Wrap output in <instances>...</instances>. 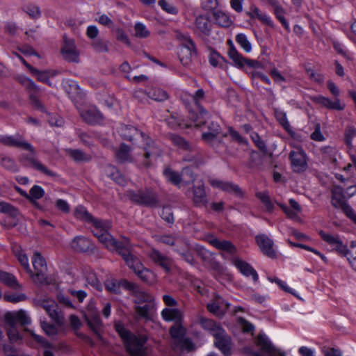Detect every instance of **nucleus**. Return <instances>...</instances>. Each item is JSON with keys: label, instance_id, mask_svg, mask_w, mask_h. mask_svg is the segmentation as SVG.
<instances>
[{"label": "nucleus", "instance_id": "obj_59", "mask_svg": "<svg viewBox=\"0 0 356 356\" xmlns=\"http://www.w3.org/2000/svg\"><path fill=\"white\" fill-rule=\"evenodd\" d=\"M92 47L97 52L102 53L108 51L107 43L102 39L94 40L92 43Z\"/></svg>", "mask_w": 356, "mask_h": 356}, {"label": "nucleus", "instance_id": "obj_46", "mask_svg": "<svg viewBox=\"0 0 356 356\" xmlns=\"http://www.w3.org/2000/svg\"><path fill=\"white\" fill-rule=\"evenodd\" d=\"M185 333L186 330L181 325H175L170 329V334L173 339V341L182 339L184 337Z\"/></svg>", "mask_w": 356, "mask_h": 356}, {"label": "nucleus", "instance_id": "obj_63", "mask_svg": "<svg viewBox=\"0 0 356 356\" xmlns=\"http://www.w3.org/2000/svg\"><path fill=\"white\" fill-rule=\"evenodd\" d=\"M204 141L209 143L218 152L225 149V143L222 140L217 138V137H213L212 139L210 138Z\"/></svg>", "mask_w": 356, "mask_h": 356}, {"label": "nucleus", "instance_id": "obj_38", "mask_svg": "<svg viewBox=\"0 0 356 356\" xmlns=\"http://www.w3.org/2000/svg\"><path fill=\"white\" fill-rule=\"evenodd\" d=\"M200 323L202 328L209 331L213 336L214 335L215 332L218 331V330H221L222 328L220 325H218L214 321L205 318L204 317H201L200 318Z\"/></svg>", "mask_w": 356, "mask_h": 356}, {"label": "nucleus", "instance_id": "obj_62", "mask_svg": "<svg viewBox=\"0 0 356 356\" xmlns=\"http://www.w3.org/2000/svg\"><path fill=\"white\" fill-rule=\"evenodd\" d=\"M161 217L167 222L172 224L174 222V216L172 211V209L170 207H163L161 213Z\"/></svg>", "mask_w": 356, "mask_h": 356}, {"label": "nucleus", "instance_id": "obj_34", "mask_svg": "<svg viewBox=\"0 0 356 356\" xmlns=\"http://www.w3.org/2000/svg\"><path fill=\"white\" fill-rule=\"evenodd\" d=\"M169 138L175 146L183 150L188 151L190 149H193V145L179 135L170 134L169 135Z\"/></svg>", "mask_w": 356, "mask_h": 356}, {"label": "nucleus", "instance_id": "obj_25", "mask_svg": "<svg viewBox=\"0 0 356 356\" xmlns=\"http://www.w3.org/2000/svg\"><path fill=\"white\" fill-rule=\"evenodd\" d=\"M314 99L316 103L330 109L341 111L344 108V105L341 104V102L338 98H336L334 101H332L323 96L318 95L314 97Z\"/></svg>", "mask_w": 356, "mask_h": 356}, {"label": "nucleus", "instance_id": "obj_22", "mask_svg": "<svg viewBox=\"0 0 356 356\" xmlns=\"http://www.w3.org/2000/svg\"><path fill=\"white\" fill-rule=\"evenodd\" d=\"M65 92L74 102H78L83 97L81 90L74 81L67 80L63 84Z\"/></svg>", "mask_w": 356, "mask_h": 356}, {"label": "nucleus", "instance_id": "obj_39", "mask_svg": "<svg viewBox=\"0 0 356 356\" xmlns=\"http://www.w3.org/2000/svg\"><path fill=\"white\" fill-rule=\"evenodd\" d=\"M154 308L153 302H147L143 305H138L135 307L136 313L141 318H149L150 317V312Z\"/></svg>", "mask_w": 356, "mask_h": 356}, {"label": "nucleus", "instance_id": "obj_64", "mask_svg": "<svg viewBox=\"0 0 356 356\" xmlns=\"http://www.w3.org/2000/svg\"><path fill=\"white\" fill-rule=\"evenodd\" d=\"M115 328L119 335L122 339H123L125 342L127 341L129 339H131L134 335L128 331L127 329L124 327V326L121 324H115Z\"/></svg>", "mask_w": 356, "mask_h": 356}, {"label": "nucleus", "instance_id": "obj_13", "mask_svg": "<svg viewBox=\"0 0 356 356\" xmlns=\"http://www.w3.org/2000/svg\"><path fill=\"white\" fill-rule=\"evenodd\" d=\"M332 204L335 208H340L344 211H350V206L345 200L343 189L340 186H335L332 191Z\"/></svg>", "mask_w": 356, "mask_h": 356}, {"label": "nucleus", "instance_id": "obj_19", "mask_svg": "<svg viewBox=\"0 0 356 356\" xmlns=\"http://www.w3.org/2000/svg\"><path fill=\"white\" fill-rule=\"evenodd\" d=\"M290 159L294 172H300L306 170L307 164L306 156L302 151H291Z\"/></svg>", "mask_w": 356, "mask_h": 356}, {"label": "nucleus", "instance_id": "obj_23", "mask_svg": "<svg viewBox=\"0 0 356 356\" xmlns=\"http://www.w3.org/2000/svg\"><path fill=\"white\" fill-rule=\"evenodd\" d=\"M188 152L191 153L184 157V161L193 163L196 168H199L206 163L203 153L197 149L195 145H193V149H190Z\"/></svg>", "mask_w": 356, "mask_h": 356}, {"label": "nucleus", "instance_id": "obj_16", "mask_svg": "<svg viewBox=\"0 0 356 356\" xmlns=\"http://www.w3.org/2000/svg\"><path fill=\"white\" fill-rule=\"evenodd\" d=\"M193 197V202L196 207L206 206L208 200L204 188V183L202 180H200L197 185H194L192 188Z\"/></svg>", "mask_w": 356, "mask_h": 356}, {"label": "nucleus", "instance_id": "obj_5", "mask_svg": "<svg viewBox=\"0 0 356 356\" xmlns=\"http://www.w3.org/2000/svg\"><path fill=\"white\" fill-rule=\"evenodd\" d=\"M125 196L132 202L148 207H156L158 197L155 193L149 190L127 191Z\"/></svg>", "mask_w": 356, "mask_h": 356}, {"label": "nucleus", "instance_id": "obj_33", "mask_svg": "<svg viewBox=\"0 0 356 356\" xmlns=\"http://www.w3.org/2000/svg\"><path fill=\"white\" fill-rule=\"evenodd\" d=\"M196 28L204 35L209 36L211 34V24L209 19L204 15H200L195 19Z\"/></svg>", "mask_w": 356, "mask_h": 356}, {"label": "nucleus", "instance_id": "obj_29", "mask_svg": "<svg viewBox=\"0 0 356 356\" xmlns=\"http://www.w3.org/2000/svg\"><path fill=\"white\" fill-rule=\"evenodd\" d=\"M211 184L212 186L219 188L224 191L234 193L236 195H241L242 193L239 186L231 182H225L220 180H213Z\"/></svg>", "mask_w": 356, "mask_h": 356}, {"label": "nucleus", "instance_id": "obj_56", "mask_svg": "<svg viewBox=\"0 0 356 356\" xmlns=\"http://www.w3.org/2000/svg\"><path fill=\"white\" fill-rule=\"evenodd\" d=\"M199 113L197 115L195 121L197 122V126L200 127L205 124L206 120L209 118V113L200 104L197 105Z\"/></svg>", "mask_w": 356, "mask_h": 356}, {"label": "nucleus", "instance_id": "obj_61", "mask_svg": "<svg viewBox=\"0 0 356 356\" xmlns=\"http://www.w3.org/2000/svg\"><path fill=\"white\" fill-rule=\"evenodd\" d=\"M31 73L36 76L38 81L45 83L49 86H51V82L49 80V75L46 71H39L36 69V72H31Z\"/></svg>", "mask_w": 356, "mask_h": 356}, {"label": "nucleus", "instance_id": "obj_58", "mask_svg": "<svg viewBox=\"0 0 356 356\" xmlns=\"http://www.w3.org/2000/svg\"><path fill=\"white\" fill-rule=\"evenodd\" d=\"M251 138L264 155H266L268 154L266 145L264 141L261 139L260 136L257 133H253L251 135Z\"/></svg>", "mask_w": 356, "mask_h": 356}, {"label": "nucleus", "instance_id": "obj_41", "mask_svg": "<svg viewBox=\"0 0 356 356\" xmlns=\"http://www.w3.org/2000/svg\"><path fill=\"white\" fill-rule=\"evenodd\" d=\"M135 296L134 302L137 305L143 304L147 302H153V297L142 291L140 287L133 293Z\"/></svg>", "mask_w": 356, "mask_h": 356}, {"label": "nucleus", "instance_id": "obj_52", "mask_svg": "<svg viewBox=\"0 0 356 356\" xmlns=\"http://www.w3.org/2000/svg\"><path fill=\"white\" fill-rule=\"evenodd\" d=\"M134 31H135L134 35L136 38H147L150 35V32L149 31V30H147L146 26L143 23H140V22H137L135 24Z\"/></svg>", "mask_w": 356, "mask_h": 356}, {"label": "nucleus", "instance_id": "obj_17", "mask_svg": "<svg viewBox=\"0 0 356 356\" xmlns=\"http://www.w3.org/2000/svg\"><path fill=\"white\" fill-rule=\"evenodd\" d=\"M0 143L10 147H14L19 149L30 148L31 143L24 140L23 137L19 134L15 136H0Z\"/></svg>", "mask_w": 356, "mask_h": 356}, {"label": "nucleus", "instance_id": "obj_47", "mask_svg": "<svg viewBox=\"0 0 356 356\" xmlns=\"http://www.w3.org/2000/svg\"><path fill=\"white\" fill-rule=\"evenodd\" d=\"M163 174L168 180L174 185L177 186L181 182V174H179L169 168L164 170Z\"/></svg>", "mask_w": 356, "mask_h": 356}, {"label": "nucleus", "instance_id": "obj_12", "mask_svg": "<svg viewBox=\"0 0 356 356\" xmlns=\"http://www.w3.org/2000/svg\"><path fill=\"white\" fill-rule=\"evenodd\" d=\"M217 332L214 333L215 345L225 355L229 356L231 354V338L227 334L225 330L222 328L218 330Z\"/></svg>", "mask_w": 356, "mask_h": 356}, {"label": "nucleus", "instance_id": "obj_44", "mask_svg": "<svg viewBox=\"0 0 356 356\" xmlns=\"http://www.w3.org/2000/svg\"><path fill=\"white\" fill-rule=\"evenodd\" d=\"M213 16L216 23L222 27H229L232 24L229 17L221 11L214 12Z\"/></svg>", "mask_w": 356, "mask_h": 356}, {"label": "nucleus", "instance_id": "obj_36", "mask_svg": "<svg viewBox=\"0 0 356 356\" xmlns=\"http://www.w3.org/2000/svg\"><path fill=\"white\" fill-rule=\"evenodd\" d=\"M68 155L76 162H87L91 159V156L80 149H70L67 150Z\"/></svg>", "mask_w": 356, "mask_h": 356}, {"label": "nucleus", "instance_id": "obj_6", "mask_svg": "<svg viewBox=\"0 0 356 356\" xmlns=\"http://www.w3.org/2000/svg\"><path fill=\"white\" fill-rule=\"evenodd\" d=\"M22 149L28 151V153L22 154L19 161L26 167H31L44 175L50 177H54L56 174L48 170L45 165L41 163L36 158L35 148L31 144L30 148H22Z\"/></svg>", "mask_w": 356, "mask_h": 356}, {"label": "nucleus", "instance_id": "obj_51", "mask_svg": "<svg viewBox=\"0 0 356 356\" xmlns=\"http://www.w3.org/2000/svg\"><path fill=\"white\" fill-rule=\"evenodd\" d=\"M12 314L16 324L17 322H19L22 326H24L29 325L31 322L30 317L23 310H19L17 313Z\"/></svg>", "mask_w": 356, "mask_h": 356}, {"label": "nucleus", "instance_id": "obj_11", "mask_svg": "<svg viewBox=\"0 0 356 356\" xmlns=\"http://www.w3.org/2000/svg\"><path fill=\"white\" fill-rule=\"evenodd\" d=\"M228 56L239 68L243 67L245 65L252 68H261L262 67V64L260 62L244 58L237 51L234 47H232L228 51Z\"/></svg>", "mask_w": 356, "mask_h": 356}, {"label": "nucleus", "instance_id": "obj_21", "mask_svg": "<svg viewBox=\"0 0 356 356\" xmlns=\"http://www.w3.org/2000/svg\"><path fill=\"white\" fill-rule=\"evenodd\" d=\"M5 321L8 325L7 334L10 341L12 342H16L21 339L22 337L19 335L17 324L15 323L13 314L10 312L6 313L5 315Z\"/></svg>", "mask_w": 356, "mask_h": 356}, {"label": "nucleus", "instance_id": "obj_9", "mask_svg": "<svg viewBox=\"0 0 356 356\" xmlns=\"http://www.w3.org/2000/svg\"><path fill=\"white\" fill-rule=\"evenodd\" d=\"M33 266L35 270L34 281L43 284L47 281L46 270L47 269L45 259L42 255L36 252L33 257Z\"/></svg>", "mask_w": 356, "mask_h": 356}, {"label": "nucleus", "instance_id": "obj_60", "mask_svg": "<svg viewBox=\"0 0 356 356\" xmlns=\"http://www.w3.org/2000/svg\"><path fill=\"white\" fill-rule=\"evenodd\" d=\"M221 60H224V58L221 56L216 51L211 49L209 55L210 64L213 67H217L220 65Z\"/></svg>", "mask_w": 356, "mask_h": 356}, {"label": "nucleus", "instance_id": "obj_57", "mask_svg": "<svg viewBox=\"0 0 356 356\" xmlns=\"http://www.w3.org/2000/svg\"><path fill=\"white\" fill-rule=\"evenodd\" d=\"M86 280L88 284L91 285L93 288L97 291H102V284L98 280L96 274L93 272H90L86 275Z\"/></svg>", "mask_w": 356, "mask_h": 356}, {"label": "nucleus", "instance_id": "obj_15", "mask_svg": "<svg viewBox=\"0 0 356 356\" xmlns=\"http://www.w3.org/2000/svg\"><path fill=\"white\" fill-rule=\"evenodd\" d=\"M140 136L144 141L143 149L145 151V158L146 160L144 161L143 164L145 166L149 167L150 165V162L147 159L151 156H159V149L155 145L154 142L148 136L142 132V134H140Z\"/></svg>", "mask_w": 356, "mask_h": 356}, {"label": "nucleus", "instance_id": "obj_26", "mask_svg": "<svg viewBox=\"0 0 356 356\" xmlns=\"http://www.w3.org/2000/svg\"><path fill=\"white\" fill-rule=\"evenodd\" d=\"M125 346L127 350L131 355H142L145 353L140 340L135 335L125 342Z\"/></svg>", "mask_w": 356, "mask_h": 356}, {"label": "nucleus", "instance_id": "obj_42", "mask_svg": "<svg viewBox=\"0 0 356 356\" xmlns=\"http://www.w3.org/2000/svg\"><path fill=\"white\" fill-rule=\"evenodd\" d=\"M147 94L151 99L157 102H163L168 98V93L161 88H152Z\"/></svg>", "mask_w": 356, "mask_h": 356}, {"label": "nucleus", "instance_id": "obj_35", "mask_svg": "<svg viewBox=\"0 0 356 356\" xmlns=\"http://www.w3.org/2000/svg\"><path fill=\"white\" fill-rule=\"evenodd\" d=\"M120 134L122 137L128 141L133 142L134 138L140 136L142 131L132 126H124L121 128Z\"/></svg>", "mask_w": 356, "mask_h": 356}, {"label": "nucleus", "instance_id": "obj_31", "mask_svg": "<svg viewBox=\"0 0 356 356\" xmlns=\"http://www.w3.org/2000/svg\"><path fill=\"white\" fill-rule=\"evenodd\" d=\"M71 247L76 252H87L90 249L91 243L85 237L76 236L72 240Z\"/></svg>", "mask_w": 356, "mask_h": 356}, {"label": "nucleus", "instance_id": "obj_1", "mask_svg": "<svg viewBox=\"0 0 356 356\" xmlns=\"http://www.w3.org/2000/svg\"><path fill=\"white\" fill-rule=\"evenodd\" d=\"M90 223L93 225L92 234L108 250H115L121 255L131 245L129 238L126 237H124L122 241H117L108 232L110 228L108 222L95 218Z\"/></svg>", "mask_w": 356, "mask_h": 356}, {"label": "nucleus", "instance_id": "obj_40", "mask_svg": "<svg viewBox=\"0 0 356 356\" xmlns=\"http://www.w3.org/2000/svg\"><path fill=\"white\" fill-rule=\"evenodd\" d=\"M74 215L76 218L88 223H90L95 219V218L88 213L86 209L83 206H78L76 208Z\"/></svg>", "mask_w": 356, "mask_h": 356}, {"label": "nucleus", "instance_id": "obj_28", "mask_svg": "<svg viewBox=\"0 0 356 356\" xmlns=\"http://www.w3.org/2000/svg\"><path fill=\"white\" fill-rule=\"evenodd\" d=\"M115 158L121 163L131 162L132 161L131 147L125 143L120 144L119 148L115 151Z\"/></svg>", "mask_w": 356, "mask_h": 356}, {"label": "nucleus", "instance_id": "obj_20", "mask_svg": "<svg viewBox=\"0 0 356 356\" xmlns=\"http://www.w3.org/2000/svg\"><path fill=\"white\" fill-rule=\"evenodd\" d=\"M81 116L86 123L90 124H99L103 120L102 114L95 107L82 111Z\"/></svg>", "mask_w": 356, "mask_h": 356}, {"label": "nucleus", "instance_id": "obj_49", "mask_svg": "<svg viewBox=\"0 0 356 356\" xmlns=\"http://www.w3.org/2000/svg\"><path fill=\"white\" fill-rule=\"evenodd\" d=\"M181 177V181L184 182L186 185L193 183L196 179V175L189 167H185L182 169Z\"/></svg>", "mask_w": 356, "mask_h": 356}, {"label": "nucleus", "instance_id": "obj_30", "mask_svg": "<svg viewBox=\"0 0 356 356\" xmlns=\"http://www.w3.org/2000/svg\"><path fill=\"white\" fill-rule=\"evenodd\" d=\"M171 346L173 350L176 352L184 350L191 352L195 350L194 343L189 338L184 337L180 341H172Z\"/></svg>", "mask_w": 356, "mask_h": 356}, {"label": "nucleus", "instance_id": "obj_54", "mask_svg": "<svg viewBox=\"0 0 356 356\" xmlns=\"http://www.w3.org/2000/svg\"><path fill=\"white\" fill-rule=\"evenodd\" d=\"M236 41L244 49L245 51H251L252 45L245 34L238 33V35H236Z\"/></svg>", "mask_w": 356, "mask_h": 356}, {"label": "nucleus", "instance_id": "obj_10", "mask_svg": "<svg viewBox=\"0 0 356 356\" xmlns=\"http://www.w3.org/2000/svg\"><path fill=\"white\" fill-rule=\"evenodd\" d=\"M322 239L330 245L334 246V250L342 256H347L350 253L346 245H344L338 235L327 234L323 230L318 232Z\"/></svg>", "mask_w": 356, "mask_h": 356}, {"label": "nucleus", "instance_id": "obj_3", "mask_svg": "<svg viewBox=\"0 0 356 356\" xmlns=\"http://www.w3.org/2000/svg\"><path fill=\"white\" fill-rule=\"evenodd\" d=\"M177 37L181 42L177 51L179 61L184 66L188 67L191 65L193 58L197 55L195 44L188 35L178 33Z\"/></svg>", "mask_w": 356, "mask_h": 356}, {"label": "nucleus", "instance_id": "obj_24", "mask_svg": "<svg viewBox=\"0 0 356 356\" xmlns=\"http://www.w3.org/2000/svg\"><path fill=\"white\" fill-rule=\"evenodd\" d=\"M84 317L90 328L98 337H99V330L102 327V321L99 318V316L97 314L90 312L86 314Z\"/></svg>", "mask_w": 356, "mask_h": 356}, {"label": "nucleus", "instance_id": "obj_2", "mask_svg": "<svg viewBox=\"0 0 356 356\" xmlns=\"http://www.w3.org/2000/svg\"><path fill=\"white\" fill-rule=\"evenodd\" d=\"M120 256L142 281L149 284L154 282V273L145 268L140 259L133 254L131 245Z\"/></svg>", "mask_w": 356, "mask_h": 356}, {"label": "nucleus", "instance_id": "obj_37", "mask_svg": "<svg viewBox=\"0 0 356 356\" xmlns=\"http://www.w3.org/2000/svg\"><path fill=\"white\" fill-rule=\"evenodd\" d=\"M211 243L216 248L227 251L230 254L236 252V250L234 245L228 241H219L216 238L213 239Z\"/></svg>", "mask_w": 356, "mask_h": 356}, {"label": "nucleus", "instance_id": "obj_14", "mask_svg": "<svg viewBox=\"0 0 356 356\" xmlns=\"http://www.w3.org/2000/svg\"><path fill=\"white\" fill-rule=\"evenodd\" d=\"M149 257L154 263L161 267L166 273L171 271L173 261L171 258L161 253L160 251L152 249Z\"/></svg>", "mask_w": 356, "mask_h": 356}, {"label": "nucleus", "instance_id": "obj_45", "mask_svg": "<svg viewBox=\"0 0 356 356\" xmlns=\"http://www.w3.org/2000/svg\"><path fill=\"white\" fill-rule=\"evenodd\" d=\"M0 212L8 214L12 218H17L19 214L16 207L5 202H0Z\"/></svg>", "mask_w": 356, "mask_h": 356}, {"label": "nucleus", "instance_id": "obj_48", "mask_svg": "<svg viewBox=\"0 0 356 356\" xmlns=\"http://www.w3.org/2000/svg\"><path fill=\"white\" fill-rule=\"evenodd\" d=\"M161 315L163 319L168 321L179 320L181 318L179 311L175 309L165 308L162 311Z\"/></svg>", "mask_w": 356, "mask_h": 356}, {"label": "nucleus", "instance_id": "obj_50", "mask_svg": "<svg viewBox=\"0 0 356 356\" xmlns=\"http://www.w3.org/2000/svg\"><path fill=\"white\" fill-rule=\"evenodd\" d=\"M0 280L6 285L16 288L18 286L15 277L10 273L5 271H0Z\"/></svg>", "mask_w": 356, "mask_h": 356}, {"label": "nucleus", "instance_id": "obj_55", "mask_svg": "<svg viewBox=\"0 0 356 356\" xmlns=\"http://www.w3.org/2000/svg\"><path fill=\"white\" fill-rule=\"evenodd\" d=\"M44 195V191L43 188L38 186L34 185L31 190L29 191V193H28V200H32V199H40Z\"/></svg>", "mask_w": 356, "mask_h": 356}, {"label": "nucleus", "instance_id": "obj_8", "mask_svg": "<svg viewBox=\"0 0 356 356\" xmlns=\"http://www.w3.org/2000/svg\"><path fill=\"white\" fill-rule=\"evenodd\" d=\"M60 53L63 58L70 63L79 62V52L76 49L74 40L64 37V43L61 48Z\"/></svg>", "mask_w": 356, "mask_h": 356}, {"label": "nucleus", "instance_id": "obj_7", "mask_svg": "<svg viewBox=\"0 0 356 356\" xmlns=\"http://www.w3.org/2000/svg\"><path fill=\"white\" fill-rule=\"evenodd\" d=\"M36 306L44 309L49 317L58 325L63 323V316L57 303L53 300H38Z\"/></svg>", "mask_w": 356, "mask_h": 356}, {"label": "nucleus", "instance_id": "obj_27", "mask_svg": "<svg viewBox=\"0 0 356 356\" xmlns=\"http://www.w3.org/2000/svg\"><path fill=\"white\" fill-rule=\"evenodd\" d=\"M234 264L242 274L245 276L252 275L253 280L254 282L257 281L258 275L249 264L238 259H235Z\"/></svg>", "mask_w": 356, "mask_h": 356}, {"label": "nucleus", "instance_id": "obj_53", "mask_svg": "<svg viewBox=\"0 0 356 356\" xmlns=\"http://www.w3.org/2000/svg\"><path fill=\"white\" fill-rule=\"evenodd\" d=\"M256 196L264 204L267 211H273V209L274 208V205H273L268 193H266V192L257 193L256 194Z\"/></svg>", "mask_w": 356, "mask_h": 356}, {"label": "nucleus", "instance_id": "obj_4", "mask_svg": "<svg viewBox=\"0 0 356 356\" xmlns=\"http://www.w3.org/2000/svg\"><path fill=\"white\" fill-rule=\"evenodd\" d=\"M257 345L260 347V352L245 348L244 353L250 356H286L284 352L276 348L265 334H259Z\"/></svg>", "mask_w": 356, "mask_h": 356}, {"label": "nucleus", "instance_id": "obj_32", "mask_svg": "<svg viewBox=\"0 0 356 356\" xmlns=\"http://www.w3.org/2000/svg\"><path fill=\"white\" fill-rule=\"evenodd\" d=\"M246 15L250 18H257L263 24L269 26H273V22L270 17L264 13H261L259 8L254 6L250 8V10L246 13Z\"/></svg>", "mask_w": 356, "mask_h": 356}, {"label": "nucleus", "instance_id": "obj_43", "mask_svg": "<svg viewBox=\"0 0 356 356\" xmlns=\"http://www.w3.org/2000/svg\"><path fill=\"white\" fill-rule=\"evenodd\" d=\"M209 131L207 133H203L202 135V138L204 140L213 138V137H217V136L220 132V125L214 122H211L209 125Z\"/></svg>", "mask_w": 356, "mask_h": 356}, {"label": "nucleus", "instance_id": "obj_18", "mask_svg": "<svg viewBox=\"0 0 356 356\" xmlns=\"http://www.w3.org/2000/svg\"><path fill=\"white\" fill-rule=\"evenodd\" d=\"M257 245L261 252L270 258H275V251L273 248V241L265 234H260L255 237Z\"/></svg>", "mask_w": 356, "mask_h": 356}]
</instances>
